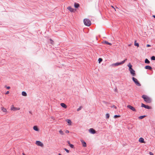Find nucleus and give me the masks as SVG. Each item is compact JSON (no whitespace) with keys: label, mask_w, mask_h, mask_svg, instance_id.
<instances>
[{"label":"nucleus","mask_w":155,"mask_h":155,"mask_svg":"<svg viewBox=\"0 0 155 155\" xmlns=\"http://www.w3.org/2000/svg\"><path fill=\"white\" fill-rule=\"evenodd\" d=\"M74 6L75 8H78L79 6V5L78 3H74Z\"/></svg>","instance_id":"aec40b11"},{"label":"nucleus","mask_w":155,"mask_h":155,"mask_svg":"<svg viewBox=\"0 0 155 155\" xmlns=\"http://www.w3.org/2000/svg\"><path fill=\"white\" fill-rule=\"evenodd\" d=\"M69 146H70V147H71L72 148H74V145L72 144H70Z\"/></svg>","instance_id":"2f4dec72"},{"label":"nucleus","mask_w":155,"mask_h":155,"mask_svg":"<svg viewBox=\"0 0 155 155\" xmlns=\"http://www.w3.org/2000/svg\"><path fill=\"white\" fill-rule=\"evenodd\" d=\"M82 108V107L81 106L79 108H78L77 110L78 111H79L80 110H81Z\"/></svg>","instance_id":"7c9ffc66"},{"label":"nucleus","mask_w":155,"mask_h":155,"mask_svg":"<svg viewBox=\"0 0 155 155\" xmlns=\"http://www.w3.org/2000/svg\"><path fill=\"white\" fill-rule=\"evenodd\" d=\"M139 142H140L141 143H144V139L143 138H142V137H140L139 139Z\"/></svg>","instance_id":"4468645a"},{"label":"nucleus","mask_w":155,"mask_h":155,"mask_svg":"<svg viewBox=\"0 0 155 155\" xmlns=\"http://www.w3.org/2000/svg\"><path fill=\"white\" fill-rule=\"evenodd\" d=\"M127 66L129 68V70L132 69V66L130 63L128 64Z\"/></svg>","instance_id":"a211bd4d"},{"label":"nucleus","mask_w":155,"mask_h":155,"mask_svg":"<svg viewBox=\"0 0 155 155\" xmlns=\"http://www.w3.org/2000/svg\"><path fill=\"white\" fill-rule=\"evenodd\" d=\"M51 44H53V41L51 40Z\"/></svg>","instance_id":"ea45409f"},{"label":"nucleus","mask_w":155,"mask_h":155,"mask_svg":"<svg viewBox=\"0 0 155 155\" xmlns=\"http://www.w3.org/2000/svg\"><path fill=\"white\" fill-rule=\"evenodd\" d=\"M145 62L147 64H149L150 63V61L148 60L147 59H146L145 61Z\"/></svg>","instance_id":"4be33fe9"},{"label":"nucleus","mask_w":155,"mask_h":155,"mask_svg":"<svg viewBox=\"0 0 155 155\" xmlns=\"http://www.w3.org/2000/svg\"><path fill=\"white\" fill-rule=\"evenodd\" d=\"M67 9L69 10L70 12H73L74 11V8H72L71 7L69 6L67 7Z\"/></svg>","instance_id":"f8f14e48"},{"label":"nucleus","mask_w":155,"mask_h":155,"mask_svg":"<svg viewBox=\"0 0 155 155\" xmlns=\"http://www.w3.org/2000/svg\"><path fill=\"white\" fill-rule=\"evenodd\" d=\"M1 109L4 112L6 113L7 112V110L6 109L4 108V107H1Z\"/></svg>","instance_id":"ddd939ff"},{"label":"nucleus","mask_w":155,"mask_h":155,"mask_svg":"<svg viewBox=\"0 0 155 155\" xmlns=\"http://www.w3.org/2000/svg\"><path fill=\"white\" fill-rule=\"evenodd\" d=\"M110 115L108 114H106V118L107 119H108L109 118Z\"/></svg>","instance_id":"a878e982"},{"label":"nucleus","mask_w":155,"mask_h":155,"mask_svg":"<svg viewBox=\"0 0 155 155\" xmlns=\"http://www.w3.org/2000/svg\"><path fill=\"white\" fill-rule=\"evenodd\" d=\"M22 154H23V155H26V154H25V153H22Z\"/></svg>","instance_id":"c03bdc74"},{"label":"nucleus","mask_w":155,"mask_h":155,"mask_svg":"<svg viewBox=\"0 0 155 155\" xmlns=\"http://www.w3.org/2000/svg\"><path fill=\"white\" fill-rule=\"evenodd\" d=\"M6 87V88H7V89H9L10 88V87H9V86H8V87H7V86H6L5 87Z\"/></svg>","instance_id":"72a5a7b5"},{"label":"nucleus","mask_w":155,"mask_h":155,"mask_svg":"<svg viewBox=\"0 0 155 155\" xmlns=\"http://www.w3.org/2000/svg\"><path fill=\"white\" fill-rule=\"evenodd\" d=\"M151 59L153 60H155V57L153 56L151 57Z\"/></svg>","instance_id":"c85d7f7f"},{"label":"nucleus","mask_w":155,"mask_h":155,"mask_svg":"<svg viewBox=\"0 0 155 155\" xmlns=\"http://www.w3.org/2000/svg\"><path fill=\"white\" fill-rule=\"evenodd\" d=\"M65 132L66 133H69V131L68 130H66Z\"/></svg>","instance_id":"c9c22d12"},{"label":"nucleus","mask_w":155,"mask_h":155,"mask_svg":"<svg viewBox=\"0 0 155 155\" xmlns=\"http://www.w3.org/2000/svg\"><path fill=\"white\" fill-rule=\"evenodd\" d=\"M142 97L147 103H150L151 102V99L147 95H143L142 96Z\"/></svg>","instance_id":"f257e3e1"},{"label":"nucleus","mask_w":155,"mask_h":155,"mask_svg":"<svg viewBox=\"0 0 155 155\" xmlns=\"http://www.w3.org/2000/svg\"><path fill=\"white\" fill-rule=\"evenodd\" d=\"M89 132L92 134H94L96 133V131L94 130L93 128H90L89 130Z\"/></svg>","instance_id":"9d476101"},{"label":"nucleus","mask_w":155,"mask_h":155,"mask_svg":"<svg viewBox=\"0 0 155 155\" xmlns=\"http://www.w3.org/2000/svg\"><path fill=\"white\" fill-rule=\"evenodd\" d=\"M68 144H69V145H70V141H68Z\"/></svg>","instance_id":"a19ab883"},{"label":"nucleus","mask_w":155,"mask_h":155,"mask_svg":"<svg viewBox=\"0 0 155 155\" xmlns=\"http://www.w3.org/2000/svg\"><path fill=\"white\" fill-rule=\"evenodd\" d=\"M141 107H144L145 108L147 109H151V107L148 106V105H146L145 104H144L142 103L141 104Z\"/></svg>","instance_id":"1a4fd4ad"},{"label":"nucleus","mask_w":155,"mask_h":155,"mask_svg":"<svg viewBox=\"0 0 155 155\" xmlns=\"http://www.w3.org/2000/svg\"><path fill=\"white\" fill-rule=\"evenodd\" d=\"M104 43L108 45H112L111 44V43H109L107 41H104Z\"/></svg>","instance_id":"5701e85b"},{"label":"nucleus","mask_w":155,"mask_h":155,"mask_svg":"<svg viewBox=\"0 0 155 155\" xmlns=\"http://www.w3.org/2000/svg\"><path fill=\"white\" fill-rule=\"evenodd\" d=\"M84 25L88 26H89L91 25V22L90 20L88 19H85L84 20Z\"/></svg>","instance_id":"f03ea898"},{"label":"nucleus","mask_w":155,"mask_h":155,"mask_svg":"<svg viewBox=\"0 0 155 155\" xmlns=\"http://www.w3.org/2000/svg\"><path fill=\"white\" fill-rule=\"evenodd\" d=\"M132 79L136 85L138 86H141V84L136 78L133 77L132 78Z\"/></svg>","instance_id":"20e7f679"},{"label":"nucleus","mask_w":155,"mask_h":155,"mask_svg":"<svg viewBox=\"0 0 155 155\" xmlns=\"http://www.w3.org/2000/svg\"><path fill=\"white\" fill-rule=\"evenodd\" d=\"M58 155H62L60 153H59Z\"/></svg>","instance_id":"a18cd8bd"},{"label":"nucleus","mask_w":155,"mask_h":155,"mask_svg":"<svg viewBox=\"0 0 155 155\" xmlns=\"http://www.w3.org/2000/svg\"><path fill=\"white\" fill-rule=\"evenodd\" d=\"M20 109V108L19 107H15L13 105H12L11 107V110H19Z\"/></svg>","instance_id":"423d86ee"},{"label":"nucleus","mask_w":155,"mask_h":155,"mask_svg":"<svg viewBox=\"0 0 155 155\" xmlns=\"http://www.w3.org/2000/svg\"><path fill=\"white\" fill-rule=\"evenodd\" d=\"M149 153L150 154V155H153V153L151 152H150Z\"/></svg>","instance_id":"f704fd0d"},{"label":"nucleus","mask_w":155,"mask_h":155,"mask_svg":"<svg viewBox=\"0 0 155 155\" xmlns=\"http://www.w3.org/2000/svg\"><path fill=\"white\" fill-rule=\"evenodd\" d=\"M9 93V91H7L6 93V94H8Z\"/></svg>","instance_id":"58836bf2"},{"label":"nucleus","mask_w":155,"mask_h":155,"mask_svg":"<svg viewBox=\"0 0 155 155\" xmlns=\"http://www.w3.org/2000/svg\"><path fill=\"white\" fill-rule=\"evenodd\" d=\"M145 68L146 69H148V70H151L152 69V68L149 65H147L145 66Z\"/></svg>","instance_id":"dca6fc26"},{"label":"nucleus","mask_w":155,"mask_h":155,"mask_svg":"<svg viewBox=\"0 0 155 155\" xmlns=\"http://www.w3.org/2000/svg\"><path fill=\"white\" fill-rule=\"evenodd\" d=\"M127 108H129L131 110L133 111H136V110L135 109V108L133 107V106H131L130 105H127Z\"/></svg>","instance_id":"0eeeda50"},{"label":"nucleus","mask_w":155,"mask_h":155,"mask_svg":"<svg viewBox=\"0 0 155 155\" xmlns=\"http://www.w3.org/2000/svg\"><path fill=\"white\" fill-rule=\"evenodd\" d=\"M33 128L34 130L36 131H38L39 130L37 127L36 126H34L33 127Z\"/></svg>","instance_id":"f3484780"},{"label":"nucleus","mask_w":155,"mask_h":155,"mask_svg":"<svg viewBox=\"0 0 155 155\" xmlns=\"http://www.w3.org/2000/svg\"><path fill=\"white\" fill-rule=\"evenodd\" d=\"M61 105L63 107L66 108L67 107V106L64 103H61Z\"/></svg>","instance_id":"2eb2a0df"},{"label":"nucleus","mask_w":155,"mask_h":155,"mask_svg":"<svg viewBox=\"0 0 155 155\" xmlns=\"http://www.w3.org/2000/svg\"><path fill=\"white\" fill-rule=\"evenodd\" d=\"M98 62L99 63H100L102 61V59L101 58H99L98 59Z\"/></svg>","instance_id":"bb28decb"},{"label":"nucleus","mask_w":155,"mask_h":155,"mask_svg":"<svg viewBox=\"0 0 155 155\" xmlns=\"http://www.w3.org/2000/svg\"><path fill=\"white\" fill-rule=\"evenodd\" d=\"M64 150L67 153H69V150H67V149H66V148H64Z\"/></svg>","instance_id":"473e14b6"},{"label":"nucleus","mask_w":155,"mask_h":155,"mask_svg":"<svg viewBox=\"0 0 155 155\" xmlns=\"http://www.w3.org/2000/svg\"><path fill=\"white\" fill-rule=\"evenodd\" d=\"M21 94L22 95L24 96H26L27 95V93L25 91H22Z\"/></svg>","instance_id":"412c9836"},{"label":"nucleus","mask_w":155,"mask_h":155,"mask_svg":"<svg viewBox=\"0 0 155 155\" xmlns=\"http://www.w3.org/2000/svg\"><path fill=\"white\" fill-rule=\"evenodd\" d=\"M130 74L133 76H136V73L135 71L132 69L129 70Z\"/></svg>","instance_id":"6e6552de"},{"label":"nucleus","mask_w":155,"mask_h":155,"mask_svg":"<svg viewBox=\"0 0 155 155\" xmlns=\"http://www.w3.org/2000/svg\"><path fill=\"white\" fill-rule=\"evenodd\" d=\"M120 117V115H115L114 116V118H116L117 117Z\"/></svg>","instance_id":"cd10ccee"},{"label":"nucleus","mask_w":155,"mask_h":155,"mask_svg":"<svg viewBox=\"0 0 155 155\" xmlns=\"http://www.w3.org/2000/svg\"><path fill=\"white\" fill-rule=\"evenodd\" d=\"M35 143L37 145L41 147H43L44 146L43 144L40 141H36Z\"/></svg>","instance_id":"39448f33"},{"label":"nucleus","mask_w":155,"mask_h":155,"mask_svg":"<svg viewBox=\"0 0 155 155\" xmlns=\"http://www.w3.org/2000/svg\"><path fill=\"white\" fill-rule=\"evenodd\" d=\"M59 132L60 134L61 135L64 134V133L61 130H60L59 131Z\"/></svg>","instance_id":"b1692460"},{"label":"nucleus","mask_w":155,"mask_h":155,"mask_svg":"<svg viewBox=\"0 0 155 155\" xmlns=\"http://www.w3.org/2000/svg\"><path fill=\"white\" fill-rule=\"evenodd\" d=\"M145 117V116H141L139 117V119H142Z\"/></svg>","instance_id":"393cba45"},{"label":"nucleus","mask_w":155,"mask_h":155,"mask_svg":"<svg viewBox=\"0 0 155 155\" xmlns=\"http://www.w3.org/2000/svg\"><path fill=\"white\" fill-rule=\"evenodd\" d=\"M152 16H153V18H155V15H153Z\"/></svg>","instance_id":"37998d69"},{"label":"nucleus","mask_w":155,"mask_h":155,"mask_svg":"<svg viewBox=\"0 0 155 155\" xmlns=\"http://www.w3.org/2000/svg\"><path fill=\"white\" fill-rule=\"evenodd\" d=\"M134 45L136 46H137V47H138L139 46V45L138 43L135 42Z\"/></svg>","instance_id":"c756f323"},{"label":"nucleus","mask_w":155,"mask_h":155,"mask_svg":"<svg viewBox=\"0 0 155 155\" xmlns=\"http://www.w3.org/2000/svg\"><path fill=\"white\" fill-rule=\"evenodd\" d=\"M127 60V59H125L123 61L120 62H117L115 63H114L112 64V65L113 66H118L119 65H120L122 64H124L126 61Z\"/></svg>","instance_id":"7ed1b4c3"},{"label":"nucleus","mask_w":155,"mask_h":155,"mask_svg":"<svg viewBox=\"0 0 155 155\" xmlns=\"http://www.w3.org/2000/svg\"><path fill=\"white\" fill-rule=\"evenodd\" d=\"M150 45H148V44H147V47H150Z\"/></svg>","instance_id":"4c0bfd02"},{"label":"nucleus","mask_w":155,"mask_h":155,"mask_svg":"<svg viewBox=\"0 0 155 155\" xmlns=\"http://www.w3.org/2000/svg\"><path fill=\"white\" fill-rule=\"evenodd\" d=\"M111 7L112 8H114L115 9V8H114V7L113 6H111Z\"/></svg>","instance_id":"79ce46f5"},{"label":"nucleus","mask_w":155,"mask_h":155,"mask_svg":"<svg viewBox=\"0 0 155 155\" xmlns=\"http://www.w3.org/2000/svg\"><path fill=\"white\" fill-rule=\"evenodd\" d=\"M66 122L69 124V125H71V121L70 120H66Z\"/></svg>","instance_id":"6ab92c4d"},{"label":"nucleus","mask_w":155,"mask_h":155,"mask_svg":"<svg viewBox=\"0 0 155 155\" xmlns=\"http://www.w3.org/2000/svg\"><path fill=\"white\" fill-rule=\"evenodd\" d=\"M81 142L82 143L83 146L84 147H86V143L85 142H84L83 140H81Z\"/></svg>","instance_id":"9b49d317"},{"label":"nucleus","mask_w":155,"mask_h":155,"mask_svg":"<svg viewBox=\"0 0 155 155\" xmlns=\"http://www.w3.org/2000/svg\"><path fill=\"white\" fill-rule=\"evenodd\" d=\"M112 107H114L115 108V109H117V107L116 106H114V105H113Z\"/></svg>","instance_id":"e433bc0d"}]
</instances>
